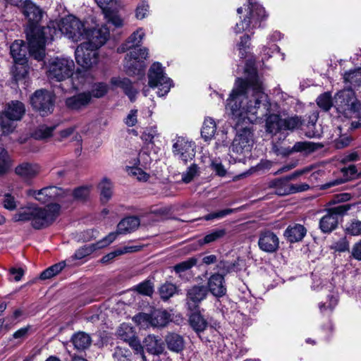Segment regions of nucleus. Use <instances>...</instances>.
Returning a JSON list of instances; mask_svg holds the SVG:
<instances>
[{
  "instance_id": "f257e3e1",
  "label": "nucleus",
  "mask_w": 361,
  "mask_h": 361,
  "mask_svg": "<svg viewBox=\"0 0 361 361\" xmlns=\"http://www.w3.org/2000/svg\"><path fill=\"white\" fill-rule=\"evenodd\" d=\"M245 80L238 78L226 101V109L235 118L246 123H253L257 119L265 118L266 132L276 135L282 131L283 119L280 106L271 102L264 92L262 79L254 67L247 64Z\"/></svg>"
},
{
  "instance_id": "f03ea898",
  "label": "nucleus",
  "mask_w": 361,
  "mask_h": 361,
  "mask_svg": "<svg viewBox=\"0 0 361 361\" xmlns=\"http://www.w3.org/2000/svg\"><path fill=\"white\" fill-rule=\"evenodd\" d=\"M11 5L22 9V12L28 20L25 29L30 55L37 61H41L45 55V44L54 39L59 33L54 23L46 27L38 25L42 18V11L29 0H6Z\"/></svg>"
},
{
  "instance_id": "7ed1b4c3",
  "label": "nucleus",
  "mask_w": 361,
  "mask_h": 361,
  "mask_svg": "<svg viewBox=\"0 0 361 361\" xmlns=\"http://www.w3.org/2000/svg\"><path fill=\"white\" fill-rule=\"evenodd\" d=\"M61 207L59 204H51L45 208L28 206L21 208L14 216L15 221H31L35 229L49 226L59 215Z\"/></svg>"
},
{
  "instance_id": "20e7f679",
  "label": "nucleus",
  "mask_w": 361,
  "mask_h": 361,
  "mask_svg": "<svg viewBox=\"0 0 361 361\" xmlns=\"http://www.w3.org/2000/svg\"><path fill=\"white\" fill-rule=\"evenodd\" d=\"M246 7V13L243 18L234 27V32L236 34L252 32L254 29L259 27L262 22L267 19L268 15L264 8L256 0H248Z\"/></svg>"
},
{
  "instance_id": "39448f33",
  "label": "nucleus",
  "mask_w": 361,
  "mask_h": 361,
  "mask_svg": "<svg viewBox=\"0 0 361 361\" xmlns=\"http://www.w3.org/2000/svg\"><path fill=\"white\" fill-rule=\"evenodd\" d=\"M232 116L237 121L238 132L231 147V152L233 154L245 156L250 153L252 147L253 133L248 126L240 127V123H244L241 118H235L233 115Z\"/></svg>"
},
{
  "instance_id": "423d86ee",
  "label": "nucleus",
  "mask_w": 361,
  "mask_h": 361,
  "mask_svg": "<svg viewBox=\"0 0 361 361\" xmlns=\"http://www.w3.org/2000/svg\"><path fill=\"white\" fill-rule=\"evenodd\" d=\"M75 63L68 57H57L51 60L47 68V76L51 80L63 81L73 75Z\"/></svg>"
},
{
  "instance_id": "0eeeda50",
  "label": "nucleus",
  "mask_w": 361,
  "mask_h": 361,
  "mask_svg": "<svg viewBox=\"0 0 361 361\" xmlns=\"http://www.w3.org/2000/svg\"><path fill=\"white\" fill-rule=\"evenodd\" d=\"M25 112V105L19 101L9 102L0 115V126L3 133L8 134L14 128L13 121L20 120Z\"/></svg>"
},
{
  "instance_id": "6e6552de",
  "label": "nucleus",
  "mask_w": 361,
  "mask_h": 361,
  "mask_svg": "<svg viewBox=\"0 0 361 361\" xmlns=\"http://www.w3.org/2000/svg\"><path fill=\"white\" fill-rule=\"evenodd\" d=\"M133 320L141 328L164 327L171 320V314L165 310L157 309L151 314L140 313L133 317Z\"/></svg>"
},
{
  "instance_id": "1a4fd4ad",
  "label": "nucleus",
  "mask_w": 361,
  "mask_h": 361,
  "mask_svg": "<svg viewBox=\"0 0 361 361\" xmlns=\"http://www.w3.org/2000/svg\"><path fill=\"white\" fill-rule=\"evenodd\" d=\"M149 85L151 87H157L158 95L163 97L166 95L172 86V80L166 76L164 72V68L159 62L154 63L149 68Z\"/></svg>"
},
{
  "instance_id": "9d476101",
  "label": "nucleus",
  "mask_w": 361,
  "mask_h": 361,
  "mask_svg": "<svg viewBox=\"0 0 361 361\" xmlns=\"http://www.w3.org/2000/svg\"><path fill=\"white\" fill-rule=\"evenodd\" d=\"M148 49L146 48L133 49L125 58V68L130 75H145L146 64L145 60L148 57Z\"/></svg>"
},
{
  "instance_id": "9b49d317",
  "label": "nucleus",
  "mask_w": 361,
  "mask_h": 361,
  "mask_svg": "<svg viewBox=\"0 0 361 361\" xmlns=\"http://www.w3.org/2000/svg\"><path fill=\"white\" fill-rule=\"evenodd\" d=\"M11 55L15 63L12 68V73L16 81L23 78L27 74L26 66V47L22 40H16L10 47Z\"/></svg>"
},
{
  "instance_id": "f8f14e48",
  "label": "nucleus",
  "mask_w": 361,
  "mask_h": 361,
  "mask_svg": "<svg viewBox=\"0 0 361 361\" xmlns=\"http://www.w3.org/2000/svg\"><path fill=\"white\" fill-rule=\"evenodd\" d=\"M54 102V94L44 90H37L30 97L32 106L42 116H46L52 113Z\"/></svg>"
},
{
  "instance_id": "ddd939ff",
  "label": "nucleus",
  "mask_w": 361,
  "mask_h": 361,
  "mask_svg": "<svg viewBox=\"0 0 361 361\" xmlns=\"http://www.w3.org/2000/svg\"><path fill=\"white\" fill-rule=\"evenodd\" d=\"M86 28L82 21L73 16L63 18L59 30L73 42L83 40Z\"/></svg>"
},
{
  "instance_id": "4468645a",
  "label": "nucleus",
  "mask_w": 361,
  "mask_h": 361,
  "mask_svg": "<svg viewBox=\"0 0 361 361\" xmlns=\"http://www.w3.org/2000/svg\"><path fill=\"white\" fill-rule=\"evenodd\" d=\"M358 102L353 90L350 88H344L338 91L334 96L335 108L345 116L350 114V111Z\"/></svg>"
},
{
  "instance_id": "2eb2a0df",
  "label": "nucleus",
  "mask_w": 361,
  "mask_h": 361,
  "mask_svg": "<svg viewBox=\"0 0 361 361\" xmlns=\"http://www.w3.org/2000/svg\"><path fill=\"white\" fill-rule=\"evenodd\" d=\"M77 63L85 69H89L98 61V51L88 44H80L75 51Z\"/></svg>"
},
{
  "instance_id": "dca6fc26",
  "label": "nucleus",
  "mask_w": 361,
  "mask_h": 361,
  "mask_svg": "<svg viewBox=\"0 0 361 361\" xmlns=\"http://www.w3.org/2000/svg\"><path fill=\"white\" fill-rule=\"evenodd\" d=\"M350 208L349 204L336 207L329 210L319 221V228L323 233H329L334 230L338 225L339 214H343Z\"/></svg>"
},
{
  "instance_id": "f3484780",
  "label": "nucleus",
  "mask_w": 361,
  "mask_h": 361,
  "mask_svg": "<svg viewBox=\"0 0 361 361\" xmlns=\"http://www.w3.org/2000/svg\"><path fill=\"white\" fill-rule=\"evenodd\" d=\"M85 33L83 39L87 41L83 44H88L91 48L95 49L97 51L106 43L109 37V30L106 25L92 30L86 29Z\"/></svg>"
},
{
  "instance_id": "a211bd4d",
  "label": "nucleus",
  "mask_w": 361,
  "mask_h": 361,
  "mask_svg": "<svg viewBox=\"0 0 361 361\" xmlns=\"http://www.w3.org/2000/svg\"><path fill=\"white\" fill-rule=\"evenodd\" d=\"M64 194V190L56 186L46 187L39 190H28L27 191L28 196L34 197L42 204L62 198Z\"/></svg>"
},
{
  "instance_id": "6ab92c4d",
  "label": "nucleus",
  "mask_w": 361,
  "mask_h": 361,
  "mask_svg": "<svg viewBox=\"0 0 361 361\" xmlns=\"http://www.w3.org/2000/svg\"><path fill=\"white\" fill-rule=\"evenodd\" d=\"M269 187L275 188L276 194L281 196L306 191L310 188V185L306 183L289 184L286 180L279 178L270 181Z\"/></svg>"
},
{
  "instance_id": "aec40b11",
  "label": "nucleus",
  "mask_w": 361,
  "mask_h": 361,
  "mask_svg": "<svg viewBox=\"0 0 361 361\" xmlns=\"http://www.w3.org/2000/svg\"><path fill=\"white\" fill-rule=\"evenodd\" d=\"M116 238V235L114 232L110 233L108 235L104 237L102 240L97 242L96 243H93L91 245H86L83 247L78 249L73 257L77 259H81L86 256L90 255L94 251L98 249H102L109 244H111L115 239Z\"/></svg>"
},
{
  "instance_id": "412c9836",
  "label": "nucleus",
  "mask_w": 361,
  "mask_h": 361,
  "mask_svg": "<svg viewBox=\"0 0 361 361\" xmlns=\"http://www.w3.org/2000/svg\"><path fill=\"white\" fill-rule=\"evenodd\" d=\"M173 152L175 156L186 163L195 157L194 143L178 138L173 145Z\"/></svg>"
},
{
  "instance_id": "4be33fe9",
  "label": "nucleus",
  "mask_w": 361,
  "mask_h": 361,
  "mask_svg": "<svg viewBox=\"0 0 361 361\" xmlns=\"http://www.w3.org/2000/svg\"><path fill=\"white\" fill-rule=\"evenodd\" d=\"M258 245L265 252H275L279 247V239L272 231H262L259 236Z\"/></svg>"
},
{
  "instance_id": "5701e85b",
  "label": "nucleus",
  "mask_w": 361,
  "mask_h": 361,
  "mask_svg": "<svg viewBox=\"0 0 361 361\" xmlns=\"http://www.w3.org/2000/svg\"><path fill=\"white\" fill-rule=\"evenodd\" d=\"M209 291L216 298H221L226 294V285L222 274H212L207 281Z\"/></svg>"
},
{
  "instance_id": "b1692460",
  "label": "nucleus",
  "mask_w": 361,
  "mask_h": 361,
  "mask_svg": "<svg viewBox=\"0 0 361 361\" xmlns=\"http://www.w3.org/2000/svg\"><path fill=\"white\" fill-rule=\"evenodd\" d=\"M91 94L82 92L70 97L66 99V106L73 111H80L91 103Z\"/></svg>"
},
{
  "instance_id": "393cba45",
  "label": "nucleus",
  "mask_w": 361,
  "mask_h": 361,
  "mask_svg": "<svg viewBox=\"0 0 361 361\" xmlns=\"http://www.w3.org/2000/svg\"><path fill=\"white\" fill-rule=\"evenodd\" d=\"M207 295V289L204 286H194L187 292V304L190 309L195 308Z\"/></svg>"
},
{
  "instance_id": "a878e982",
  "label": "nucleus",
  "mask_w": 361,
  "mask_h": 361,
  "mask_svg": "<svg viewBox=\"0 0 361 361\" xmlns=\"http://www.w3.org/2000/svg\"><path fill=\"white\" fill-rule=\"evenodd\" d=\"M111 84L115 88H121L131 102L135 100L138 92L128 78L120 77L112 78Z\"/></svg>"
},
{
  "instance_id": "bb28decb",
  "label": "nucleus",
  "mask_w": 361,
  "mask_h": 361,
  "mask_svg": "<svg viewBox=\"0 0 361 361\" xmlns=\"http://www.w3.org/2000/svg\"><path fill=\"white\" fill-rule=\"evenodd\" d=\"M143 346L147 351L152 355L161 354L164 350V343L159 336L148 335L143 341Z\"/></svg>"
},
{
  "instance_id": "cd10ccee",
  "label": "nucleus",
  "mask_w": 361,
  "mask_h": 361,
  "mask_svg": "<svg viewBox=\"0 0 361 361\" xmlns=\"http://www.w3.org/2000/svg\"><path fill=\"white\" fill-rule=\"evenodd\" d=\"M165 342L168 349L172 352L181 353L185 348V341L180 335L176 333H169L165 337Z\"/></svg>"
},
{
  "instance_id": "c85d7f7f",
  "label": "nucleus",
  "mask_w": 361,
  "mask_h": 361,
  "mask_svg": "<svg viewBox=\"0 0 361 361\" xmlns=\"http://www.w3.org/2000/svg\"><path fill=\"white\" fill-rule=\"evenodd\" d=\"M140 219L136 216H128L121 220L117 227V232L115 233L117 235L119 234H126L135 231L140 226Z\"/></svg>"
},
{
  "instance_id": "c756f323",
  "label": "nucleus",
  "mask_w": 361,
  "mask_h": 361,
  "mask_svg": "<svg viewBox=\"0 0 361 361\" xmlns=\"http://www.w3.org/2000/svg\"><path fill=\"white\" fill-rule=\"evenodd\" d=\"M305 228L301 224L289 226L284 232V236L290 243L300 241L306 234Z\"/></svg>"
},
{
  "instance_id": "7c9ffc66",
  "label": "nucleus",
  "mask_w": 361,
  "mask_h": 361,
  "mask_svg": "<svg viewBox=\"0 0 361 361\" xmlns=\"http://www.w3.org/2000/svg\"><path fill=\"white\" fill-rule=\"evenodd\" d=\"M346 88L356 89L361 85V68L350 70L343 75Z\"/></svg>"
},
{
  "instance_id": "2f4dec72",
  "label": "nucleus",
  "mask_w": 361,
  "mask_h": 361,
  "mask_svg": "<svg viewBox=\"0 0 361 361\" xmlns=\"http://www.w3.org/2000/svg\"><path fill=\"white\" fill-rule=\"evenodd\" d=\"M141 248L142 247L140 245H126L123 247L118 248L114 251L104 255L102 258L101 262L102 263H107L119 255L126 253L135 252L140 250Z\"/></svg>"
},
{
  "instance_id": "473e14b6",
  "label": "nucleus",
  "mask_w": 361,
  "mask_h": 361,
  "mask_svg": "<svg viewBox=\"0 0 361 361\" xmlns=\"http://www.w3.org/2000/svg\"><path fill=\"white\" fill-rule=\"evenodd\" d=\"M216 131L215 121L211 117H207L202 124L201 135L205 141L211 140Z\"/></svg>"
},
{
  "instance_id": "72a5a7b5",
  "label": "nucleus",
  "mask_w": 361,
  "mask_h": 361,
  "mask_svg": "<svg viewBox=\"0 0 361 361\" xmlns=\"http://www.w3.org/2000/svg\"><path fill=\"white\" fill-rule=\"evenodd\" d=\"M16 173L25 178L29 179L37 175L39 167L37 165L25 163L16 167Z\"/></svg>"
},
{
  "instance_id": "f704fd0d",
  "label": "nucleus",
  "mask_w": 361,
  "mask_h": 361,
  "mask_svg": "<svg viewBox=\"0 0 361 361\" xmlns=\"http://www.w3.org/2000/svg\"><path fill=\"white\" fill-rule=\"evenodd\" d=\"M72 342L75 348L84 350L88 348L92 342L90 336L85 332H78L72 337Z\"/></svg>"
},
{
  "instance_id": "c9c22d12",
  "label": "nucleus",
  "mask_w": 361,
  "mask_h": 361,
  "mask_svg": "<svg viewBox=\"0 0 361 361\" xmlns=\"http://www.w3.org/2000/svg\"><path fill=\"white\" fill-rule=\"evenodd\" d=\"M226 234V231L224 228H217L211 231L203 238L198 240L200 245L209 244L223 238Z\"/></svg>"
},
{
  "instance_id": "e433bc0d",
  "label": "nucleus",
  "mask_w": 361,
  "mask_h": 361,
  "mask_svg": "<svg viewBox=\"0 0 361 361\" xmlns=\"http://www.w3.org/2000/svg\"><path fill=\"white\" fill-rule=\"evenodd\" d=\"M322 147V145L319 143L307 141L298 142L293 145L292 152H305L308 154L314 152Z\"/></svg>"
},
{
  "instance_id": "4c0bfd02",
  "label": "nucleus",
  "mask_w": 361,
  "mask_h": 361,
  "mask_svg": "<svg viewBox=\"0 0 361 361\" xmlns=\"http://www.w3.org/2000/svg\"><path fill=\"white\" fill-rule=\"evenodd\" d=\"M72 77L73 87L75 89L82 88L92 80V77L86 71H78Z\"/></svg>"
},
{
  "instance_id": "58836bf2",
  "label": "nucleus",
  "mask_w": 361,
  "mask_h": 361,
  "mask_svg": "<svg viewBox=\"0 0 361 361\" xmlns=\"http://www.w3.org/2000/svg\"><path fill=\"white\" fill-rule=\"evenodd\" d=\"M100 190L101 201L103 203L107 202L111 197L113 185L110 180L104 178L99 185Z\"/></svg>"
},
{
  "instance_id": "ea45409f",
  "label": "nucleus",
  "mask_w": 361,
  "mask_h": 361,
  "mask_svg": "<svg viewBox=\"0 0 361 361\" xmlns=\"http://www.w3.org/2000/svg\"><path fill=\"white\" fill-rule=\"evenodd\" d=\"M190 323L197 332L203 331L207 326V321L197 312H194L190 316Z\"/></svg>"
},
{
  "instance_id": "a19ab883",
  "label": "nucleus",
  "mask_w": 361,
  "mask_h": 361,
  "mask_svg": "<svg viewBox=\"0 0 361 361\" xmlns=\"http://www.w3.org/2000/svg\"><path fill=\"white\" fill-rule=\"evenodd\" d=\"M144 36L145 32L142 29L140 28L137 30L128 37L125 44L126 47H123L122 50L124 51L125 49H130L140 45Z\"/></svg>"
},
{
  "instance_id": "79ce46f5",
  "label": "nucleus",
  "mask_w": 361,
  "mask_h": 361,
  "mask_svg": "<svg viewBox=\"0 0 361 361\" xmlns=\"http://www.w3.org/2000/svg\"><path fill=\"white\" fill-rule=\"evenodd\" d=\"M338 304V297L336 295L332 294L328 296L327 302H320L319 309L323 314H329L331 313Z\"/></svg>"
},
{
  "instance_id": "37998d69",
  "label": "nucleus",
  "mask_w": 361,
  "mask_h": 361,
  "mask_svg": "<svg viewBox=\"0 0 361 361\" xmlns=\"http://www.w3.org/2000/svg\"><path fill=\"white\" fill-rule=\"evenodd\" d=\"M118 336L123 341L128 342L135 336L133 328L128 324H122L117 331Z\"/></svg>"
},
{
  "instance_id": "c03bdc74",
  "label": "nucleus",
  "mask_w": 361,
  "mask_h": 361,
  "mask_svg": "<svg viewBox=\"0 0 361 361\" xmlns=\"http://www.w3.org/2000/svg\"><path fill=\"white\" fill-rule=\"evenodd\" d=\"M89 193L90 188L87 186H82L75 189L72 193L69 191H65L63 197H73L75 200H83L88 197Z\"/></svg>"
},
{
  "instance_id": "a18cd8bd",
  "label": "nucleus",
  "mask_w": 361,
  "mask_h": 361,
  "mask_svg": "<svg viewBox=\"0 0 361 361\" xmlns=\"http://www.w3.org/2000/svg\"><path fill=\"white\" fill-rule=\"evenodd\" d=\"M176 292V286L171 283H165L159 289L160 297L164 300H167Z\"/></svg>"
},
{
  "instance_id": "49530a36",
  "label": "nucleus",
  "mask_w": 361,
  "mask_h": 361,
  "mask_svg": "<svg viewBox=\"0 0 361 361\" xmlns=\"http://www.w3.org/2000/svg\"><path fill=\"white\" fill-rule=\"evenodd\" d=\"M302 125L300 117L295 116L283 119L282 130H294Z\"/></svg>"
},
{
  "instance_id": "de8ad7c7",
  "label": "nucleus",
  "mask_w": 361,
  "mask_h": 361,
  "mask_svg": "<svg viewBox=\"0 0 361 361\" xmlns=\"http://www.w3.org/2000/svg\"><path fill=\"white\" fill-rule=\"evenodd\" d=\"M199 167L197 164L190 165L186 171L182 173V181L185 183H190L196 176H199Z\"/></svg>"
},
{
  "instance_id": "09e8293b",
  "label": "nucleus",
  "mask_w": 361,
  "mask_h": 361,
  "mask_svg": "<svg viewBox=\"0 0 361 361\" xmlns=\"http://www.w3.org/2000/svg\"><path fill=\"white\" fill-rule=\"evenodd\" d=\"M64 267V262L56 264L42 271L40 274V279L42 280L50 279L59 274Z\"/></svg>"
},
{
  "instance_id": "8fccbe9b",
  "label": "nucleus",
  "mask_w": 361,
  "mask_h": 361,
  "mask_svg": "<svg viewBox=\"0 0 361 361\" xmlns=\"http://www.w3.org/2000/svg\"><path fill=\"white\" fill-rule=\"evenodd\" d=\"M109 87L106 83L97 82L92 86L91 91L89 92L91 94V98L92 97L95 98H100L107 93Z\"/></svg>"
},
{
  "instance_id": "3c124183",
  "label": "nucleus",
  "mask_w": 361,
  "mask_h": 361,
  "mask_svg": "<svg viewBox=\"0 0 361 361\" xmlns=\"http://www.w3.org/2000/svg\"><path fill=\"white\" fill-rule=\"evenodd\" d=\"M317 105L324 111H329L333 106L331 95L329 92L322 94L317 99Z\"/></svg>"
},
{
  "instance_id": "603ef678",
  "label": "nucleus",
  "mask_w": 361,
  "mask_h": 361,
  "mask_svg": "<svg viewBox=\"0 0 361 361\" xmlns=\"http://www.w3.org/2000/svg\"><path fill=\"white\" fill-rule=\"evenodd\" d=\"M131 352L124 348L118 346L114 349L113 357L115 361H130Z\"/></svg>"
},
{
  "instance_id": "864d4df0",
  "label": "nucleus",
  "mask_w": 361,
  "mask_h": 361,
  "mask_svg": "<svg viewBox=\"0 0 361 361\" xmlns=\"http://www.w3.org/2000/svg\"><path fill=\"white\" fill-rule=\"evenodd\" d=\"M54 127L41 126L32 133V137L36 140L46 139L52 135Z\"/></svg>"
},
{
  "instance_id": "5fc2aeb1",
  "label": "nucleus",
  "mask_w": 361,
  "mask_h": 361,
  "mask_svg": "<svg viewBox=\"0 0 361 361\" xmlns=\"http://www.w3.org/2000/svg\"><path fill=\"white\" fill-rule=\"evenodd\" d=\"M104 14L107 22L112 23L115 27H120L123 25V20L113 9L104 12Z\"/></svg>"
},
{
  "instance_id": "6e6d98bb",
  "label": "nucleus",
  "mask_w": 361,
  "mask_h": 361,
  "mask_svg": "<svg viewBox=\"0 0 361 361\" xmlns=\"http://www.w3.org/2000/svg\"><path fill=\"white\" fill-rule=\"evenodd\" d=\"M197 263V259L195 258H190L185 261L181 262L173 267V269L176 273L180 274L184 272L192 267Z\"/></svg>"
},
{
  "instance_id": "4d7b16f0",
  "label": "nucleus",
  "mask_w": 361,
  "mask_h": 361,
  "mask_svg": "<svg viewBox=\"0 0 361 361\" xmlns=\"http://www.w3.org/2000/svg\"><path fill=\"white\" fill-rule=\"evenodd\" d=\"M135 289L138 293L149 296L154 292V285L151 281L147 280L138 284Z\"/></svg>"
},
{
  "instance_id": "13d9d810",
  "label": "nucleus",
  "mask_w": 361,
  "mask_h": 361,
  "mask_svg": "<svg viewBox=\"0 0 361 361\" xmlns=\"http://www.w3.org/2000/svg\"><path fill=\"white\" fill-rule=\"evenodd\" d=\"M127 343H128L129 345L134 350L135 353L140 356L142 361H147L144 355V346L140 344V341L136 338V336L131 338Z\"/></svg>"
},
{
  "instance_id": "bf43d9fd",
  "label": "nucleus",
  "mask_w": 361,
  "mask_h": 361,
  "mask_svg": "<svg viewBox=\"0 0 361 361\" xmlns=\"http://www.w3.org/2000/svg\"><path fill=\"white\" fill-rule=\"evenodd\" d=\"M10 166L9 158L7 152L0 148V173L6 172Z\"/></svg>"
},
{
  "instance_id": "052dcab7",
  "label": "nucleus",
  "mask_w": 361,
  "mask_h": 361,
  "mask_svg": "<svg viewBox=\"0 0 361 361\" xmlns=\"http://www.w3.org/2000/svg\"><path fill=\"white\" fill-rule=\"evenodd\" d=\"M118 0H95L98 6L104 12L116 8Z\"/></svg>"
},
{
  "instance_id": "680f3d73",
  "label": "nucleus",
  "mask_w": 361,
  "mask_h": 361,
  "mask_svg": "<svg viewBox=\"0 0 361 361\" xmlns=\"http://www.w3.org/2000/svg\"><path fill=\"white\" fill-rule=\"evenodd\" d=\"M233 210L231 209H222L216 212H213L204 216L202 219L206 221L213 220L215 219H221L224 216L233 213Z\"/></svg>"
},
{
  "instance_id": "e2e57ef3",
  "label": "nucleus",
  "mask_w": 361,
  "mask_h": 361,
  "mask_svg": "<svg viewBox=\"0 0 361 361\" xmlns=\"http://www.w3.org/2000/svg\"><path fill=\"white\" fill-rule=\"evenodd\" d=\"M149 12V5L147 2L142 1L140 4L135 11V16L137 19L145 18Z\"/></svg>"
},
{
  "instance_id": "0e129e2a",
  "label": "nucleus",
  "mask_w": 361,
  "mask_h": 361,
  "mask_svg": "<svg viewBox=\"0 0 361 361\" xmlns=\"http://www.w3.org/2000/svg\"><path fill=\"white\" fill-rule=\"evenodd\" d=\"M211 167L216 174L219 176H224L226 173V170L221 164V162L216 159H214L211 162Z\"/></svg>"
},
{
  "instance_id": "69168bd1",
  "label": "nucleus",
  "mask_w": 361,
  "mask_h": 361,
  "mask_svg": "<svg viewBox=\"0 0 361 361\" xmlns=\"http://www.w3.org/2000/svg\"><path fill=\"white\" fill-rule=\"evenodd\" d=\"M348 116H353L354 118L357 119L353 123H355L356 127H361V103L360 102L355 105V108L352 109L350 114Z\"/></svg>"
},
{
  "instance_id": "338daca9",
  "label": "nucleus",
  "mask_w": 361,
  "mask_h": 361,
  "mask_svg": "<svg viewBox=\"0 0 361 361\" xmlns=\"http://www.w3.org/2000/svg\"><path fill=\"white\" fill-rule=\"evenodd\" d=\"M346 231L352 235H361V221H354L347 228Z\"/></svg>"
},
{
  "instance_id": "774afa93",
  "label": "nucleus",
  "mask_w": 361,
  "mask_h": 361,
  "mask_svg": "<svg viewBox=\"0 0 361 361\" xmlns=\"http://www.w3.org/2000/svg\"><path fill=\"white\" fill-rule=\"evenodd\" d=\"M129 173L135 176L139 180L147 181L149 178V175L138 167H132Z\"/></svg>"
}]
</instances>
